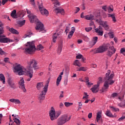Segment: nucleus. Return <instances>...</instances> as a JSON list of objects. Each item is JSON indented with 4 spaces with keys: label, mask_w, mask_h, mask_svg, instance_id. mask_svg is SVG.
Segmentation results:
<instances>
[{
    "label": "nucleus",
    "mask_w": 125,
    "mask_h": 125,
    "mask_svg": "<svg viewBox=\"0 0 125 125\" xmlns=\"http://www.w3.org/2000/svg\"><path fill=\"white\" fill-rule=\"evenodd\" d=\"M110 74L111 71L110 70H107V72L106 73L105 77H104V87L100 90L101 93L107 91V89L109 87V84L112 85L115 83V81L112 80L113 78H114V74Z\"/></svg>",
    "instance_id": "obj_1"
},
{
    "label": "nucleus",
    "mask_w": 125,
    "mask_h": 125,
    "mask_svg": "<svg viewBox=\"0 0 125 125\" xmlns=\"http://www.w3.org/2000/svg\"><path fill=\"white\" fill-rule=\"evenodd\" d=\"M26 10L27 13L29 14L28 16L30 18L31 23H34V22H36L37 23L36 27H35L36 30L43 31V30H44V28H43V24L39 21L37 16L31 14V12L30 11L28 10Z\"/></svg>",
    "instance_id": "obj_2"
},
{
    "label": "nucleus",
    "mask_w": 125,
    "mask_h": 125,
    "mask_svg": "<svg viewBox=\"0 0 125 125\" xmlns=\"http://www.w3.org/2000/svg\"><path fill=\"white\" fill-rule=\"evenodd\" d=\"M61 113H62L61 110H59L55 112V109H54V107L52 106L49 112V116L50 118V120L52 121L56 120L57 118H58V117L61 115Z\"/></svg>",
    "instance_id": "obj_3"
},
{
    "label": "nucleus",
    "mask_w": 125,
    "mask_h": 125,
    "mask_svg": "<svg viewBox=\"0 0 125 125\" xmlns=\"http://www.w3.org/2000/svg\"><path fill=\"white\" fill-rule=\"evenodd\" d=\"M26 47L25 49V52L32 54L33 52L36 51V46H35V42H27L26 44Z\"/></svg>",
    "instance_id": "obj_4"
},
{
    "label": "nucleus",
    "mask_w": 125,
    "mask_h": 125,
    "mask_svg": "<svg viewBox=\"0 0 125 125\" xmlns=\"http://www.w3.org/2000/svg\"><path fill=\"white\" fill-rule=\"evenodd\" d=\"M71 120V116L67 115H62L57 121V125H62Z\"/></svg>",
    "instance_id": "obj_5"
},
{
    "label": "nucleus",
    "mask_w": 125,
    "mask_h": 125,
    "mask_svg": "<svg viewBox=\"0 0 125 125\" xmlns=\"http://www.w3.org/2000/svg\"><path fill=\"white\" fill-rule=\"evenodd\" d=\"M14 70V72L15 73H18L19 76L25 75V73H26V69L20 64L15 66Z\"/></svg>",
    "instance_id": "obj_6"
},
{
    "label": "nucleus",
    "mask_w": 125,
    "mask_h": 125,
    "mask_svg": "<svg viewBox=\"0 0 125 125\" xmlns=\"http://www.w3.org/2000/svg\"><path fill=\"white\" fill-rule=\"evenodd\" d=\"M48 83H49V81L46 83L45 87L43 88L44 90L42 91L41 94L39 95V100H44L45 98V95L46 94V92H47V89L48 88Z\"/></svg>",
    "instance_id": "obj_7"
},
{
    "label": "nucleus",
    "mask_w": 125,
    "mask_h": 125,
    "mask_svg": "<svg viewBox=\"0 0 125 125\" xmlns=\"http://www.w3.org/2000/svg\"><path fill=\"white\" fill-rule=\"evenodd\" d=\"M27 68H29L30 69H33L34 68V70L37 69L38 68V63L36 60L32 59L28 62V65Z\"/></svg>",
    "instance_id": "obj_8"
},
{
    "label": "nucleus",
    "mask_w": 125,
    "mask_h": 125,
    "mask_svg": "<svg viewBox=\"0 0 125 125\" xmlns=\"http://www.w3.org/2000/svg\"><path fill=\"white\" fill-rule=\"evenodd\" d=\"M7 83L11 88L12 89H16V84L15 83V82H14V80H13L11 77L8 78Z\"/></svg>",
    "instance_id": "obj_9"
},
{
    "label": "nucleus",
    "mask_w": 125,
    "mask_h": 125,
    "mask_svg": "<svg viewBox=\"0 0 125 125\" xmlns=\"http://www.w3.org/2000/svg\"><path fill=\"white\" fill-rule=\"evenodd\" d=\"M100 86V82H97V84H96L93 86L92 88H91V90H92V92L93 93H96L98 91H99V86Z\"/></svg>",
    "instance_id": "obj_10"
},
{
    "label": "nucleus",
    "mask_w": 125,
    "mask_h": 125,
    "mask_svg": "<svg viewBox=\"0 0 125 125\" xmlns=\"http://www.w3.org/2000/svg\"><path fill=\"white\" fill-rule=\"evenodd\" d=\"M19 116L18 115H15L13 118L14 122H12L11 119L10 120V122H12V124H14V125H20L21 123L20 122V120H19Z\"/></svg>",
    "instance_id": "obj_11"
},
{
    "label": "nucleus",
    "mask_w": 125,
    "mask_h": 125,
    "mask_svg": "<svg viewBox=\"0 0 125 125\" xmlns=\"http://www.w3.org/2000/svg\"><path fill=\"white\" fill-rule=\"evenodd\" d=\"M26 73L27 76H28L29 78H30V79H32V78H33V74H34V71H33L32 68L27 67L25 73Z\"/></svg>",
    "instance_id": "obj_12"
},
{
    "label": "nucleus",
    "mask_w": 125,
    "mask_h": 125,
    "mask_svg": "<svg viewBox=\"0 0 125 125\" xmlns=\"http://www.w3.org/2000/svg\"><path fill=\"white\" fill-rule=\"evenodd\" d=\"M104 49L105 51L107 49H109L113 51V53H115V52H116V49L114 48V46L111 47V45L109 43L104 44Z\"/></svg>",
    "instance_id": "obj_13"
},
{
    "label": "nucleus",
    "mask_w": 125,
    "mask_h": 125,
    "mask_svg": "<svg viewBox=\"0 0 125 125\" xmlns=\"http://www.w3.org/2000/svg\"><path fill=\"white\" fill-rule=\"evenodd\" d=\"M95 32L98 34V36L102 37L103 36V28L102 27L99 26L95 29Z\"/></svg>",
    "instance_id": "obj_14"
},
{
    "label": "nucleus",
    "mask_w": 125,
    "mask_h": 125,
    "mask_svg": "<svg viewBox=\"0 0 125 125\" xmlns=\"http://www.w3.org/2000/svg\"><path fill=\"white\" fill-rule=\"evenodd\" d=\"M24 80L23 79H21L19 82L20 88H21L24 92H26V89L25 88V85Z\"/></svg>",
    "instance_id": "obj_15"
},
{
    "label": "nucleus",
    "mask_w": 125,
    "mask_h": 125,
    "mask_svg": "<svg viewBox=\"0 0 125 125\" xmlns=\"http://www.w3.org/2000/svg\"><path fill=\"white\" fill-rule=\"evenodd\" d=\"M101 25L103 26L105 31H108L109 30V25H108V22L107 21H101L100 22Z\"/></svg>",
    "instance_id": "obj_16"
},
{
    "label": "nucleus",
    "mask_w": 125,
    "mask_h": 125,
    "mask_svg": "<svg viewBox=\"0 0 125 125\" xmlns=\"http://www.w3.org/2000/svg\"><path fill=\"white\" fill-rule=\"evenodd\" d=\"M13 42V40L5 38L4 39H0V42H3V43H7V42Z\"/></svg>",
    "instance_id": "obj_17"
},
{
    "label": "nucleus",
    "mask_w": 125,
    "mask_h": 125,
    "mask_svg": "<svg viewBox=\"0 0 125 125\" xmlns=\"http://www.w3.org/2000/svg\"><path fill=\"white\" fill-rule=\"evenodd\" d=\"M105 49H104V46H100L98 48L96 51V53H102L104 52Z\"/></svg>",
    "instance_id": "obj_18"
},
{
    "label": "nucleus",
    "mask_w": 125,
    "mask_h": 125,
    "mask_svg": "<svg viewBox=\"0 0 125 125\" xmlns=\"http://www.w3.org/2000/svg\"><path fill=\"white\" fill-rule=\"evenodd\" d=\"M54 11H55V12L57 13H61V14H62V15L64 13V9L60 7L55 9Z\"/></svg>",
    "instance_id": "obj_19"
},
{
    "label": "nucleus",
    "mask_w": 125,
    "mask_h": 125,
    "mask_svg": "<svg viewBox=\"0 0 125 125\" xmlns=\"http://www.w3.org/2000/svg\"><path fill=\"white\" fill-rule=\"evenodd\" d=\"M62 48H63V44L61 43L59 44L58 49H57V53L59 55H60L61 54V52L62 51Z\"/></svg>",
    "instance_id": "obj_20"
},
{
    "label": "nucleus",
    "mask_w": 125,
    "mask_h": 125,
    "mask_svg": "<svg viewBox=\"0 0 125 125\" xmlns=\"http://www.w3.org/2000/svg\"><path fill=\"white\" fill-rule=\"evenodd\" d=\"M40 11L42 15H47L48 14V11L44 8L40 10Z\"/></svg>",
    "instance_id": "obj_21"
},
{
    "label": "nucleus",
    "mask_w": 125,
    "mask_h": 125,
    "mask_svg": "<svg viewBox=\"0 0 125 125\" xmlns=\"http://www.w3.org/2000/svg\"><path fill=\"white\" fill-rule=\"evenodd\" d=\"M60 36V34L59 33H54L53 35V42H56V40H57V38Z\"/></svg>",
    "instance_id": "obj_22"
},
{
    "label": "nucleus",
    "mask_w": 125,
    "mask_h": 125,
    "mask_svg": "<svg viewBox=\"0 0 125 125\" xmlns=\"http://www.w3.org/2000/svg\"><path fill=\"white\" fill-rule=\"evenodd\" d=\"M9 101L12 103H15V104H21V102H20L19 100L11 99L9 100Z\"/></svg>",
    "instance_id": "obj_23"
},
{
    "label": "nucleus",
    "mask_w": 125,
    "mask_h": 125,
    "mask_svg": "<svg viewBox=\"0 0 125 125\" xmlns=\"http://www.w3.org/2000/svg\"><path fill=\"white\" fill-rule=\"evenodd\" d=\"M0 81L2 82L3 84H5V77L2 74H0Z\"/></svg>",
    "instance_id": "obj_24"
},
{
    "label": "nucleus",
    "mask_w": 125,
    "mask_h": 125,
    "mask_svg": "<svg viewBox=\"0 0 125 125\" xmlns=\"http://www.w3.org/2000/svg\"><path fill=\"white\" fill-rule=\"evenodd\" d=\"M10 32L14 35H19V32L18 31L13 28H11V29H10Z\"/></svg>",
    "instance_id": "obj_25"
},
{
    "label": "nucleus",
    "mask_w": 125,
    "mask_h": 125,
    "mask_svg": "<svg viewBox=\"0 0 125 125\" xmlns=\"http://www.w3.org/2000/svg\"><path fill=\"white\" fill-rule=\"evenodd\" d=\"M73 65H74V66H78V67H81V66H82V63H81L79 60H76L73 62Z\"/></svg>",
    "instance_id": "obj_26"
},
{
    "label": "nucleus",
    "mask_w": 125,
    "mask_h": 125,
    "mask_svg": "<svg viewBox=\"0 0 125 125\" xmlns=\"http://www.w3.org/2000/svg\"><path fill=\"white\" fill-rule=\"evenodd\" d=\"M42 86H43V83H37L36 87L38 90H40Z\"/></svg>",
    "instance_id": "obj_27"
},
{
    "label": "nucleus",
    "mask_w": 125,
    "mask_h": 125,
    "mask_svg": "<svg viewBox=\"0 0 125 125\" xmlns=\"http://www.w3.org/2000/svg\"><path fill=\"white\" fill-rule=\"evenodd\" d=\"M62 80V76L59 75V77L57 79V81H56V85L57 86L59 85L60 83V82H61V80Z\"/></svg>",
    "instance_id": "obj_28"
},
{
    "label": "nucleus",
    "mask_w": 125,
    "mask_h": 125,
    "mask_svg": "<svg viewBox=\"0 0 125 125\" xmlns=\"http://www.w3.org/2000/svg\"><path fill=\"white\" fill-rule=\"evenodd\" d=\"M11 16L13 18H17V15H16V10H13L11 13Z\"/></svg>",
    "instance_id": "obj_29"
},
{
    "label": "nucleus",
    "mask_w": 125,
    "mask_h": 125,
    "mask_svg": "<svg viewBox=\"0 0 125 125\" xmlns=\"http://www.w3.org/2000/svg\"><path fill=\"white\" fill-rule=\"evenodd\" d=\"M94 16L92 15H86L85 16V19L86 20H93Z\"/></svg>",
    "instance_id": "obj_30"
},
{
    "label": "nucleus",
    "mask_w": 125,
    "mask_h": 125,
    "mask_svg": "<svg viewBox=\"0 0 125 125\" xmlns=\"http://www.w3.org/2000/svg\"><path fill=\"white\" fill-rule=\"evenodd\" d=\"M3 33H4V31L3 30V28H0V39H5L3 38H4L5 36H3V35H2V34H3Z\"/></svg>",
    "instance_id": "obj_31"
},
{
    "label": "nucleus",
    "mask_w": 125,
    "mask_h": 125,
    "mask_svg": "<svg viewBox=\"0 0 125 125\" xmlns=\"http://www.w3.org/2000/svg\"><path fill=\"white\" fill-rule=\"evenodd\" d=\"M114 51H112V50H108L107 51L106 55H107V56H109V57H111L112 56V55H113V54H114Z\"/></svg>",
    "instance_id": "obj_32"
},
{
    "label": "nucleus",
    "mask_w": 125,
    "mask_h": 125,
    "mask_svg": "<svg viewBox=\"0 0 125 125\" xmlns=\"http://www.w3.org/2000/svg\"><path fill=\"white\" fill-rule=\"evenodd\" d=\"M108 17H111L112 19V21H113V22H116V21H117L114 14H109Z\"/></svg>",
    "instance_id": "obj_33"
},
{
    "label": "nucleus",
    "mask_w": 125,
    "mask_h": 125,
    "mask_svg": "<svg viewBox=\"0 0 125 125\" xmlns=\"http://www.w3.org/2000/svg\"><path fill=\"white\" fill-rule=\"evenodd\" d=\"M105 115L107 117H109L110 118H112L113 117V114H112V112H111V111L110 110H107L105 112Z\"/></svg>",
    "instance_id": "obj_34"
},
{
    "label": "nucleus",
    "mask_w": 125,
    "mask_h": 125,
    "mask_svg": "<svg viewBox=\"0 0 125 125\" xmlns=\"http://www.w3.org/2000/svg\"><path fill=\"white\" fill-rule=\"evenodd\" d=\"M100 118H101V112H99L97 114V117H96V120H97V122L98 123L99 121H100Z\"/></svg>",
    "instance_id": "obj_35"
},
{
    "label": "nucleus",
    "mask_w": 125,
    "mask_h": 125,
    "mask_svg": "<svg viewBox=\"0 0 125 125\" xmlns=\"http://www.w3.org/2000/svg\"><path fill=\"white\" fill-rule=\"evenodd\" d=\"M25 22H26L25 20L19 21V24L20 25V27H22L23 25H25Z\"/></svg>",
    "instance_id": "obj_36"
},
{
    "label": "nucleus",
    "mask_w": 125,
    "mask_h": 125,
    "mask_svg": "<svg viewBox=\"0 0 125 125\" xmlns=\"http://www.w3.org/2000/svg\"><path fill=\"white\" fill-rule=\"evenodd\" d=\"M87 70V68L86 67H81L77 69V71H83V72H85Z\"/></svg>",
    "instance_id": "obj_37"
},
{
    "label": "nucleus",
    "mask_w": 125,
    "mask_h": 125,
    "mask_svg": "<svg viewBox=\"0 0 125 125\" xmlns=\"http://www.w3.org/2000/svg\"><path fill=\"white\" fill-rule=\"evenodd\" d=\"M97 41H98V37H95L93 38V42L92 44V45H94L95 44H96V43L97 42Z\"/></svg>",
    "instance_id": "obj_38"
},
{
    "label": "nucleus",
    "mask_w": 125,
    "mask_h": 125,
    "mask_svg": "<svg viewBox=\"0 0 125 125\" xmlns=\"http://www.w3.org/2000/svg\"><path fill=\"white\" fill-rule=\"evenodd\" d=\"M64 105L65 107H70V106H72V105H73V103L65 102L64 103Z\"/></svg>",
    "instance_id": "obj_39"
},
{
    "label": "nucleus",
    "mask_w": 125,
    "mask_h": 125,
    "mask_svg": "<svg viewBox=\"0 0 125 125\" xmlns=\"http://www.w3.org/2000/svg\"><path fill=\"white\" fill-rule=\"evenodd\" d=\"M110 108L112 109V111H113V112H118V111H120V109H119V108H117L114 106H111Z\"/></svg>",
    "instance_id": "obj_40"
},
{
    "label": "nucleus",
    "mask_w": 125,
    "mask_h": 125,
    "mask_svg": "<svg viewBox=\"0 0 125 125\" xmlns=\"http://www.w3.org/2000/svg\"><path fill=\"white\" fill-rule=\"evenodd\" d=\"M43 48V46L42 44H40L37 46V49L38 50H42Z\"/></svg>",
    "instance_id": "obj_41"
},
{
    "label": "nucleus",
    "mask_w": 125,
    "mask_h": 125,
    "mask_svg": "<svg viewBox=\"0 0 125 125\" xmlns=\"http://www.w3.org/2000/svg\"><path fill=\"white\" fill-rule=\"evenodd\" d=\"M53 3H54L55 5H55H60V3H59L58 2V0H54L53 1Z\"/></svg>",
    "instance_id": "obj_42"
},
{
    "label": "nucleus",
    "mask_w": 125,
    "mask_h": 125,
    "mask_svg": "<svg viewBox=\"0 0 125 125\" xmlns=\"http://www.w3.org/2000/svg\"><path fill=\"white\" fill-rule=\"evenodd\" d=\"M4 62L5 63H10V62H9V58H5L4 59Z\"/></svg>",
    "instance_id": "obj_43"
},
{
    "label": "nucleus",
    "mask_w": 125,
    "mask_h": 125,
    "mask_svg": "<svg viewBox=\"0 0 125 125\" xmlns=\"http://www.w3.org/2000/svg\"><path fill=\"white\" fill-rule=\"evenodd\" d=\"M6 53L5 52L3 51L1 48H0V55H5Z\"/></svg>",
    "instance_id": "obj_44"
},
{
    "label": "nucleus",
    "mask_w": 125,
    "mask_h": 125,
    "mask_svg": "<svg viewBox=\"0 0 125 125\" xmlns=\"http://www.w3.org/2000/svg\"><path fill=\"white\" fill-rule=\"evenodd\" d=\"M85 30L86 32H90V31H91V30H92V28L91 27H86L85 28Z\"/></svg>",
    "instance_id": "obj_45"
},
{
    "label": "nucleus",
    "mask_w": 125,
    "mask_h": 125,
    "mask_svg": "<svg viewBox=\"0 0 125 125\" xmlns=\"http://www.w3.org/2000/svg\"><path fill=\"white\" fill-rule=\"evenodd\" d=\"M83 56H82V54H79L78 55H77L76 56V59H82V58L83 57Z\"/></svg>",
    "instance_id": "obj_46"
},
{
    "label": "nucleus",
    "mask_w": 125,
    "mask_h": 125,
    "mask_svg": "<svg viewBox=\"0 0 125 125\" xmlns=\"http://www.w3.org/2000/svg\"><path fill=\"white\" fill-rule=\"evenodd\" d=\"M39 10H41V9H42L44 8V7H43V6H42V3H41L39 5Z\"/></svg>",
    "instance_id": "obj_47"
},
{
    "label": "nucleus",
    "mask_w": 125,
    "mask_h": 125,
    "mask_svg": "<svg viewBox=\"0 0 125 125\" xmlns=\"http://www.w3.org/2000/svg\"><path fill=\"white\" fill-rule=\"evenodd\" d=\"M112 97L113 98H115V97H117L118 96V93H114L111 95Z\"/></svg>",
    "instance_id": "obj_48"
},
{
    "label": "nucleus",
    "mask_w": 125,
    "mask_h": 125,
    "mask_svg": "<svg viewBox=\"0 0 125 125\" xmlns=\"http://www.w3.org/2000/svg\"><path fill=\"white\" fill-rule=\"evenodd\" d=\"M75 28L72 27V29L69 33H70V34H72L73 35H74V33H75Z\"/></svg>",
    "instance_id": "obj_49"
},
{
    "label": "nucleus",
    "mask_w": 125,
    "mask_h": 125,
    "mask_svg": "<svg viewBox=\"0 0 125 125\" xmlns=\"http://www.w3.org/2000/svg\"><path fill=\"white\" fill-rule=\"evenodd\" d=\"M125 116H122V117H121L120 118H119L118 119V121H119V122H122V121H124V120H125Z\"/></svg>",
    "instance_id": "obj_50"
},
{
    "label": "nucleus",
    "mask_w": 125,
    "mask_h": 125,
    "mask_svg": "<svg viewBox=\"0 0 125 125\" xmlns=\"http://www.w3.org/2000/svg\"><path fill=\"white\" fill-rule=\"evenodd\" d=\"M108 35L110 39H113V38H114V34H113V33H112L111 32H109L108 33Z\"/></svg>",
    "instance_id": "obj_51"
},
{
    "label": "nucleus",
    "mask_w": 125,
    "mask_h": 125,
    "mask_svg": "<svg viewBox=\"0 0 125 125\" xmlns=\"http://www.w3.org/2000/svg\"><path fill=\"white\" fill-rule=\"evenodd\" d=\"M8 1V0H2V4L3 5H4L5 4V3H6V2H7Z\"/></svg>",
    "instance_id": "obj_52"
},
{
    "label": "nucleus",
    "mask_w": 125,
    "mask_h": 125,
    "mask_svg": "<svg viewBox=\"0 0 125 125\" xmlns=\"http://www.w3.org/2000/svg\"><path fill=\"white\" fill-rule=\"evenodd\" d=\"M32 33L30 32L29 34H26L24 38H31V35H32Z\"/></svg>",
    "instance_id": "obj_53"
},
{
    "label": "nucleus",
    "mask_w": 125,
    "mask_h": 125,
    "mask_svg": "<svg viewBox=\"0 0 125 125\" xmlns=\"http://www.w3.org/2000/svg\"><path fill=\"white\" fill-rule=\"evenodd\" d=\"M75 10H76V12H75V13H77L80 11V7H76L75 8Z\"/></svg>",
    "instance_id": "obj_54"
},
{
    "label": "nucleus",
    "mask_w": 125,
    "mask_h": 125,
    "mask_svg": "<svg viewBox=\"0 0 125 125\" xmlns=\"http://www.w3.org/2000/svg\"><path fill=\"white\" fill-rule=\"evenodd\" d=\"M61 93H62V94L60 95V98H63V97H64V96L63 95V93H64V92L63 91H62Z\"/></svg>",
    "instance_id": "obj_55"
},
{
    "label": "nucleus",
    "mask_w": 125,
    "mask_h": 125,
    "mask_svg": "<svg viewBox=\"0 0 125 125\" xmlns=\"http://www.w3.org/2000/svg\"><path fill=\"white\" fill-rule=\"evenodd\" d=\"M73 34H72V33H70V32H69V34H68V39H71V38H72V37H73Z\"/></svg>",
    "instance_id": "obj_56"
},
{
    "label": "nucleus",
    "mask_w": 125,
    "mask_h": 125,
    "mask_svg": "<svg viewBox=\"0 0 125 125\" xmlns=\"http://www.w3.org/2000/svg\"><path fill=\"white\" fill-rule=\"evenodd\" d=\"M64 85H67V84H68V80L67 79H65L64 81Z\"/></svg>",
    "instance_id": "obj_57"
},
{
    "label": "nucleus",
    "mask_w": 125,
    "mask_h": 125,
    "mask_svg": "<svg viewBox=\"0 0 125 125\" xmlns=\"http://www.w3.org/2000/svg\"><path fill=\"white\" fill-rule=\"evenodd\" d=\"M92 117V113H89L88 115V118L89 119H91Z\"/></svg>",
    "instance_id": "obj_58"
},
{
    "label": "nucleus",
    "mask_w": 125,
    "mask_h": 125,
    "mask_svg": "<svg viewBox=\"0 0 125 125\" xmlns=\"http://www.w3.org/2000/svg\"><path fill=\"white\" fill-rule=\"evenodd\" d=\"M68 32H69V27H66L65 28V33H66V34H68Z\"/></svg>",
    "instance_id": "obj_59"
},
{
    "label": "nucleus",
    "mask_w": 125,
    "mask_h": 125,
    "mask_svg": "<svg viewBox=\"0 0 125 125\" xmlns=\"http://www.w3.org/2000/svg\"><path fill=\"white\" fill-rule=\"evenodd\" d=\"M63 107H64V104H63V103H61L60 104V108L62 109V108H63Z\"/></svg>",
    "instance_id": "obj_60"
},
{
    "label": "nucleus",
    "mask_w": 125,
    "mask_h": 125,
    "mask_svg": "<svg viewBox=\"0 0 125 125\" xmlns=\"http://www.w3.org/2000/svg\"><path fill=\"white\" fill-rule=\"evenodd\" d=\"M124 52H125V48H122L121 49V53H124Z\"/></svg>",
    "instance_id": "obj_61"
},
{
    "label": "nucleus",
    "mask_w": 125,
    "mask_h": 125,
    "mask_svg": "<svg viewBox=\"0 0 125 125\" xmlns=\"http://www.w3.org/2000/svg\"><path fill=\"white\" fill-rule=\"evenodd\" d=\"M91 66L92 68H96L97 67V65H96V64H93Z\"/></svg>",
    "instance_id": "obj_62"
},
{
    "label": "nucleus",
    "mask_w": 125,
    "mask_h": 125,
    "mask_svg": "<svg viewBox=\"0 0 125 125\" xmlns=\"http://www.w3.org/2000/svg\"><path fill=\"white\" fill-rule=\"evenodd\" d=\"M83 42V40H78V43H79V44H81V43H82Z\"/></svg>",
    "instance_id": "obj_63"
},
{
    "label": "nucleus",
    "mask_w": 125,
    "mask_h": 125,
    "mask_svg": "<svg viewBox=\"0 0 125 125\" xmlns=\"http://www.w3.org/2000/svg\"><path fill=\"white\" fill-rule=\"evenodd\" d=\"M74 22H75V23H79V22H80V20H74Z\"/></svg>",
    "instance_id": "obj_64"
}]
</instances>
